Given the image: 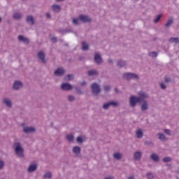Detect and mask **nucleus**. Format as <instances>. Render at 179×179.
Here are the masks:
<instances>
[{
  "mask_svg": "<svg viewBox=\"0 0 179 179\" xmlns=\"http://www.w3.org/2000/svg\"><path fill=\"white\" fill-rule=\"evenodd\" d=\"M141 101H143V98L133 96L130 98V106L131 107H135L136 103H141Z\"/></svg>",
  "mask_w": 179,
  "mask_h": 179,
  "instance_id": "nucleus-1",
  "label": "nucleus"
},
{
  "mask_svg": "<svg viewBox=\"0 0 179 179\" xmlns=\"http://www.w3.org/2000/svg\"><path fill=\"white\" fill-rule=\"evenodd\" d=\"M15 153L18 155L19 157H23V148L20 147V143H17L15 144Z\"/></svg>",
  "mask_w": 179,
  "mask_h": 179,
  "instance_id": "nucleus-2",
  "label": "nucleus"
},
{
  "mask_svg": "<svg viewBox=\"0 0 179 179\" xmlns=\"http://www.w3.org/2000/svg\"><path fill=\"white\" fill-rule=\"evenodd\" d=\"M91 89L94 94H99V93L101 92V90L100 89V86L97 85V83H93L91 86Z\"/></svg>",
  "mask_w": 179,
  "mask_h": 179,
  "instance_id": "nucleus-3",
  "label": "nucleus"
},
{
  "mask_svg": "<svg viewBox=\"0 0 179 179\" xmlns=\"http://www.w3.org/2000/svg\"><path fill=\"white\" fill-rule=\"evenodd\" d=\"M123 78L124 79H139V77L138 76V75L135 74V73H126L124 74Z\"/></svg>",
  "mask_w": 179,
  "mask_h": 179,
  "instance_id": "nucleus-4",
  "label": "nucleus"
},
{
  "mask_svg": "<svg viewBox=\"0 0 179 179\" xmlns=\"http://www.w3.org/2000/svg\"><path fill=\"white\" fill-rule=\"evenodd\" d=\"M80 20L83 22V23H87L88 22H91L92 19L89 17V16L81 15L79 16Z\"/></svg>",
  "mask_w": 179,
  "mask_h": 179,
  "instance_id": "nucleus-5",
  "label": "nucleus"
},
{
  "mask_svg": "<svg viewBox=\"0 0 179 179\" xmlns=\"http://www.w3.org/2000/svg\"><path fill=\"white\" fill-rule=\"evenodd\" d=\"M109 106H113V107H117V106H118V103L114 102V101H110L108 103L103 104V108H104V110H107V108H108Z\"/></svg>",
  "mask_w": 179,
  "mask_h": 179,
  "instance_id": "nucleus-6",
  "label": "nucleus"
},
{
  "mask_svg": "<svg viewBox=\"0 0 179 179\" xmlns=\"http://www.w3.org/2000/svg\"><path fill=\"white\" fill-rule=\"evenodd\" d=\"M38 57L42 61L43 64H45V54L44 52L41 51L38 53Z\"/></svg>",
  "mask_w": 179,
  "mask_h": 179,
  "instance_id": "nucleus-7",
  "label": "nucleus"
},
{
  "mask_svg": "<svg viewBox=\"0 0 179 179\" xmlns=\"http://www.w3.org/2000/svg\"><path fill=\"white\" fill-rule=\"evenodd\" d=\"M94 61L96 64H101V62H103V59H101V56H100V54L99 53L95 54Z\"/></svg>",
  "mask_w": 179,
  "mask_h": 179,
  "instance_id": "nucleus-8",
  "label": "nucleus"
},
{
  "mask_svg": "<svg viewBox=\"0 0 179 179\" xmlns=\"http://www.w3.org/2000/svg\"><path fill=\"white\" fill-rule=\"evenodd\" d=\"M64 73H65V70L62 68H59L55 71V75L57 76H62V75H64Z\"/></svg>",
  "mask_w": 179,
  "mask_h": 179,
  "instance_id": "nucleus-9",
  "label": "nucleus"
},
{
  "mask_svg": "<svg viewBox=\"0 0 179 179\" xmlns=\"http://www.w3.org/2000/svg\"><path fill=\"white\" fill-rule=\"evenodd\" d=\"M61 87L62 90H71L72 89V85L69 83H63Z\"/></svg>",
  "mask_w": 179,
  "mask_h": 179,
  "instance_id": "nucleus-10",
  "label": "nucleus"
},
{
  "mask_svg": "<svg viewBox=\"0 0 179 179\" xmlns=\"http://www.w3.org/2000/svg\"><path fill=\"white\" fill-rule=\"evenodd\" d=\"M23 86V84H22V82L20 81H15L13 85V89L15 90H17V89H20Z\"/></svg>",
  "mask_w": 179,
  "mask_h": 179,
  "instance_id": "nucleus-11",
  "label": "nucleus"
},
{
  "mask_svg": "<svg viewBox=\"0 0 179 179\" xmlns=\"http://www.w3.org/2000/svg\"><path fill=\"white\" fill-rule=\"evenodd\" d=\"M35 131H36V129H34V127L24 128V132H25V134H30L31 132H34Z\"/></svg>",
  "mask_w": 179,
  "mask_h": 179,
  "instance_id": "nucleus-12",
  "label": "nucleus"
},
{
  "mask_svg": "<svg viewBox=\"0 0 179 179\" xmlns=\"http://www.w3.org/2000/svg\"><path fill=\"white\" fill-rule=\"evenodd\" d=\"M19 41H22V43H24V44H29V39L27 38H24L23 36L20 35L18 36Z\"/></svg>",
  "mask_w": 179,
  "mask_h": 179,
  "instance_id": "nucleus-13",
  "label": "nucleus"
},
{
  "mask_svg": "<svg viewBox=\"0 0 179 179\" xmlns=\"http://www.w3.org/2000/svg\"><path fill=\"white\" fill-rule=\"evenodd\" d=\"M36 169H37V164H31L28 168V171L29 173H31L33 171H36Z\"/></svg>",
  "mask_w": 179,
  "mask_h": 179,
  "instance_id": "nucleus-14",
  "label": "nucleus"
},
{
  "mask_svg": "<svg viewBox=\"0 0 179 179\" xmlns=\"http://www.w3.org/2000/svg\"><path fill=\"white\" fill-rule=\"evenodd\" d=\"M27 22L29 23V24H34V19H33V16L29 15L27 17Z\"/></svg>",
  "mask_w": 179,
  "mask_h": 179,
  "instance_id": "nucleus-15",
  "label": "nucleus"
},
{
  "mask_svg": "<svg viewBox=\"0 0 179 179\" xmlns=\"http://www.w3.org/2000/svg\"><path fill=\"white\" fill-rule=\"evenodd\" d=\"M3 103L7 106V107H12V101L8 99H4Z\"/></svg>",
  "mask_w": 179,
  "mask_h": 179,
  "instance_id": "nucleus-16",
  "label": "nucleus"
},
{
  "mask_svg": "<svg viewBox=\"0 0 179 179\" xmlns=\"http://www.w3.org/2000/svg\"><path fill=\"white\" fill-rule=\"evenodd\" d=\"M52 9L54 12H59V10H61V6H59V5H53L52 6Z\"/></svg>",
  "mask_w": 179,
  "mask_h": 179,
  "instance_id": "nucleus-17",
  "label": "nucleus"
},
{
  "mask_svg": "<svg viewBox=\"0 0 179 179\" xmlns=\"http://www.w3.org/2000/svg\"><path fill=\"white\" fill-rule=\"evenodd\" d=\"M141 156H142V154L141 153V152H138V151L134 153V159H135V160H138V159H141Z\"/></svg>",
  "mask_w": 179,
  "mask_h": 179,
  "instance_id": "nucleus-18",
  "label": "nucleus"
},
{
  "mask_svg": "<svg viewBox=\"0 0 179 179\" xmlns=\"http://www.w3.org/2000/svg\"><path fill=\"white\" fill-rule=\"evenodd\" d=\"M137 138H142L143 136V133L141 129H138L136 132Z\"/></svg>",
  "mask_w": 179,
  "mask_h": 179,
  "instance_id": "nucleus-19",
  "label": "nucleus"
},
{
  "mask_svg": "<svg viewBox=\"0 0 179 179\" xmlns=\"http://www.w3.org/2000/svg\"><path fill=\"white\" fill-rule=\"evenodd\" d=\"M151 159L154 160V162H159V156L156 154H152Z\"/></svg>",
  "mask_w": 179,
  "mask_h": 179,
  "instance_id": "nucleus-20",
  "label": "nucleus"
},
{
  "mask_svg": "<svg viewBox=\"0 0 179 179\" xmlns=\"http://www.w3.org/2000/svg\"><path fill=\"white\" fill-rule=\"evenodd\" d=\"M73 152L76 155H78V153H80V148H79V147H74L73 148Z\"/></svg>",
  "mask_w": 179,
  "mask_h": 179,
  "instance_id": "nucleus-21",
  "label": "nucleus"
},
{
  "mask_svg": "<svg viewBox=\"0 0 179 179\" xmlns=\"http://www.w3.org/2000/svg\"><path fill=\"white\" fill-rule=\"evenodd\" d=\"M113 157L117 160H120V159L122 157V155H121V153L116 152L113 155Z\"/></svg>",
  "mask_w": 179,
  "mask_h": 179,
  "instance_id": "nucleus-22",
  "label": "nucleus"
},
{
  "mask_svg": "<svg viewBox=\"0 0 179 179\" xmlns=\"http://www.w3.org/2000/svg\"><path fill=\"white\" fill-rule=\"evenodd\" d=\"M89 76H93L94 75H97V71L96 70H90L88 71Z\"/></svg>",
  "mask_w": 179,
  "mask_h": 179,
  "instance_id": "nucleus-23",
  "label": "nucleus"
},
{
  "mask_svg": "<svg viewBox=\"0 0 179 179\" xmlns=\"http://www.w3.org/2000/svg\"><path fill=\"white\" fill-rule=\"evenodd\" d=\"M141 110L145 111V110H148V102L144 101L141 106Z\"/></svg>",
  "mask_w": 179,
  "mask_h": 179,
  "instance_id": "nucleus-24",
  "label": "nucleus"
},
{
  "mask_svg": "<svg viewBox=\"0 0 179 179\" xmlns=\"http://www.w3.org/2000/svg\"><path fill=\"white\" fill-rule=\"evenodd\" d=\"M170 43H176V44L179 43V39L178 38H169Z\"/></svg>",
  "mask_w": 179,
  "mask_h": 179,
  "instance_id": "nucleus-25",
  "label": "nucleus"
},
{
  "mask_svg": "<svg viewBox=\"0 0 179 179\" xmlns=\"http://www.w3.org/2000/svg\"><path fill=\"white\" fill-rule=\"evenodd\" d=\"M82 45H83V50L84 51H86V50H89V45L87 43L83 42Z\"/></svg>",
  "mask_w": 179,
  "mask_h": 179,
  "instance_id": "nucleus-26",
  "label": "nucleus"
},
{
  "mask_svg": "<svg viewBox=\"0 0 179 179\" xmlns=\"http://www.w3.org/2000/svg\"><path fill=\"white\" fill-rule=\"evenodd\" d=\"M117 66H120V68H122V66H125V62H123L122 60L118 61Z\"/></svg>",
  "mask_w": 179,
  "mask_h": 179,
  "instance_id": "nucleus-27",
  "label": "nucleus"
},
{
  "mask_svg": "<svg viewBox=\"0 0 179 179\" xmlns=\"http://www.w3.org/2000/svg\"><path fill=\"white\" fill-rule=\"evenodd\" d=\"M66 139L69 141V142H72L73 141V135L69 134L66 136Z\"/></svg>",
  "mask_w": 179,
  "mask_h": 179,
  "instance_id": "nucleus-28",
  "label": "nucleus"
},
{
  "mask_svg": "<svg viewBox=\"0 0 179 179\" xmlns=\"http://www.w3.org/2000/svg\"><path fill=\"white\" fill-rule=\"evenodd\" d=\"M13 17H14V19H17V20L21 19L22 18V14H20V13H15L13 15Z\"/></svg>",
  "mask_w": 179,
  "mask_h": 179,
  "instance_id": "nucleus-29",
  "label": "nucleus"
},
{
  "mask_svg": "<svg viewBox=\"0 0 179 179\" xmlns=\"http://www.w3.org/2000/svg\"><path fill=\"white\" fill-rule=\"evenodd\" d=\"M170 24H173V19H169L168 22L165 24V27H169Z\"/></svg>",
  "mask_w": 179,
  "mask_h": 179,
  "instance_id": "nucleus-30",
  "label": "nucleus"
},
{
  "mask_svg": "<svg viewBox=\"0 0 179 179\" xmlns=\"http://www.w3.org/2000/svg\"><path fill=\"white\" fill-rule=\"evenodd\" d=\"M150 57H152V58H156L157 57V52H151L149 53Z\"/></svg>",
  "mask_w": 179,
  "mask_h": 179,
  "instance_id": "nucleus-31",
  "label": "nucleus"
},
{
  "mask_svg": "<svg viewBox=\"0 0 179 179\" xmlns=\"http://www.w3.org/2000/svg\"><path fill=\"white\" fill-rule=\"evenodd\" d=\"M158 135H159V139H160V141H164V139H166L164 134H159Z\"/></svg>",
  "mask_w": 179,
  "mask_h": 179,
  "instance_id": "nucleus-32",
  "label": "nucleus"
},
{
  "mask_svg": "<svg viewBox=\"0 0 179 179\" xmlns=\"http://www.w3.org/2000/svg\"><path fill=\"white\" fill-rule=\"evenodd\" d=\"M52 175L51 173L50 172H47L45 175H44V178H51Z\"/></svg>",
  "mask_w": 179,
  "mask_h": 179,
  "instance_id": "nucleus-33",
  "label": "nucleus"
},
{
  "mask_svg": "<svg viewBox=\"0 0 179 179\" xmlns=\"http://www.w3.org/2000/svg\"><path fill=\"white\" fill-rule=\"evenodd\" d=\"M171 158H170L169 157H166L163 159V162H164V163H167V162H171Z\"/></svg>",
  "mask_w": 179,
  "mask_h": 179,
  "instance_id": "nucleus-34",
  "label": "nucleus"
},
{
  "mask_svg": "<svg viewBox=\"0 0 179 179\" xmlns=\"http://www.w3.org/2000/svg\"><path fill=\"white\" fill-rule=\"evenodd\" d=\"M73 24H79V20L76 18L73 19Z\"/></svg>",
  "mask_w": 179,
  "mask_h": 179,
  "instance_id": "nucleus-35",
  "label": "nucleus"
},
{
  "mask_svg": "<svg viewBox=\"0 0 179 179\" xmlns=\"http://www.w3.org/2000/svg\"><path fill=\"white\" fill-rule=\"evenodd\" d=\"M77 142H78V143H82V142H83V139L82 138L81 136H78L77 138Z\"/></svg>",
  "mask_w": 179,
  "mask_h": 179,
  "instance_id": "nucleus-36",
  "label": "nucleus"
},
{
  "mask_svg": "<svg viewBox=\"0 0 179 179\" xmlns=\"http://www.w3.org/2000/svg\"><path fill=\"white\" fill-rule=\"evenodd\" d=\"M160 17H162V15H157V17L155 18V20H154V22L155 23H157L159 22V20H160Z\"/></svg>",
  "mask_w": 179,
  "mask_h": 179,
  "instance_id": "nucleus-37",
  "label": "nucleus"
},
{
  "mask_svg": "<svg viewBox=\"0 0 179 179\" xmlns=\"http://www.w3.org/2000/svg\"><path fill=\"white\" fill-rule=\"evenodd\" d=\"M147 178H148V179L153 178V174H152L150 173H147Z\"/></svg>",
  "mask_w": 179,
  "mask_h": 179,
  "instance_id": "nucleus-38",
  "label": "nucleus"
},
{
  "mask_svg": "<svg viewBox=\"0 0 179 179\" xmlns=\"http://www.w3.org/2000/svg\"><path fill=\"white\" fill-rule=\"evenodd\" d=\"M67 78H68V80H72V79H73V76L69 74L67 75Z\"/></svg>",
  "mask_w": 179,
  "mask_h": 179,
  "instance_id": "nucleus-39",
  "label": "nucleus"
},
{
  "mask_svg": "<svg viewBox=\"0 0 179 179\" xmlns=\"http://www.w3.org/2000/svg\"><path fill=\"white\" fill-rule=\"evenodd\" d=\"M139 96H141V97H148L145 92H140Z\"/></svg>",
  "mask_w": 179,
  "mask_h": 179,
  "instance_id": "nucleus-40",
  "label": "nucleus"
},
{
  "mask_svg": "<svg viewBox=\"0 0 179 179\" xmlns=\"http://www.w3.org/2000/svg\"><path fill=\"white\" fill-rule=\"evenodd\" d=\"M68 99H69V101H73V100H75V97H73V96H71V95L69 96Z\"/></svg>",
  "mask_w": 179,
  "mask_h": 179,
  "instance_id": "nucleus-41",
  "label": "nucleus"
},
{
  "mask_svg": "<svg viewBox=\"0 0 179 179\" xmlns=\"http://www.w3.org/2000/svg\"><path fill=\"white\" fill-rule=\"evenodd\" d=\"M3 166H5V163L0 160V170L2 169V167H3Z\"/></svg>",
  "mask_w": 179,
  "mask_h": 179,
  "instance_id": "nucleus-42",
  "label": "nucleus"
},
{
  "mask_svg": "<svg viewBox=\"0 0 179 179\" xmlns=\"http://www.w3.org/2000/svg\"><path fill=\"white\" fill-rule=\"evenodd\" d=\"M110 86H106V87H104L105 92H108V91H110Z\"/></svg>",
  "mask_w": 179,
  "mask_h": 179,
  "instance_id": "nucleus-43",
  "label": "nucleus"
},
{
  "mask_svg": "<svg viewBox=\"0 0 179 179\" xmlns=\"http://www.w3.org/2000/svg\"><path fill=\"white\" fill-rule=\"evenodd\" d=\"M165 82L169 83V82H171V79L170 78H165Z\"/></svg>",
  "mask_w": 179,
  "mask_h": 179,
  "instance_id": "nucleus-44",
  "label": "nucleus"
},
{
  "mask_svg": "<svg viewBox=\"0 0 179 179\" xmlns=\"http://www.w3.org/2000/svg\"><path fill=\"white\" fill-rule=\"evenodd\" d=\"M164 132H165V134H166V135H170V130L164 129Z\"/></svg>",
  "mask_w": 179,
  "mask_h": 179,
  "instance_id": "nucleus-45",
  "label": "nucleus"
},
{
  "mask_svg": "<svg viewBox=\"0 0 179 179\" xmlns=\"http://www.w3.org/2000/svg\"><path fill=\"white\" fill-rule=\"evenodd\" d=\"M51 41H52V43H57V38H55V37L52 38Z\"/></svg>",
  "mask_w": 179,
  "mask_h": 179,
  "instance_id": "nucleus-46",
  "label": "nucleus"
},
{
  "mask_svg": "<svg viewBox=\"0 0 179 179\" xmlns=\"http://www.w3.org/2000/svg\"><path fill=\"white\" fill-rule=\"evenodd\" d=\"M160 86L162 89H166V85L163 83H160Z\"/></svg>",
  "mask_w": 179,
  "mask_h": 179,
  "instance_id": "nucleus-47",
  "label": "nucleus"
},
{
  "mask_svg": "<svg viewBox=\"0 0 179 179\" xmlns=\"http://www.w3.org/2000/svg\"><path fill=\"white\" fill-rule=\"evenodd\" d=\"M46 16H47V17H48V18L51 17V15H50V13H46Z\"/></svg>",
  "mask_w": 179,
  "mask_h": 179,
  "instance_id": "nucleus-48",
  "label": "nucleus"
},
{
  "mask_svg": "<svg viewBox=\"0 0 179 179\" xmlns=\"http://www.w3.org/2000/svg\"><path fill=\"white\" fill-rule=\"evenodd\" d=\"M128 179H134V176H130Z\"/></svg>",
  "mask_w": 179,
  "mask_h": 179,
  "instance_id": "nucleus-49",
  "label": "nucleus"
},
{
  "mask_svg": "<svg viewBox=\"0 0 179 179\" xmlns=\"http://www.w3.org/2000/svg\"><path fill=\"white\" fill-rule=\"evenodd\" d=\"M81 85H86V83H85V82L82 83H81Z\"/></svg>",
  "mask_w": 179,
  "mask_h": 179,
  "instance_id": "nucleus-50",
  "label": "nucleus"
},
{
  "mask_svg": "<svg viewBox=\"0 0 179 179\" xmlns=\"http://www.w3.org/2000/svg\"><path fill=\"white\" fill-rule=\"evenodd\" d=\"M115 90L116 93L118 92V89H117V88Z\"/></svg>",
  "mask_w": 179,
  "mask_h": 179,
  "instance_id": "nucleus-51",
  "label": "nucleus"
},
{
  "mask_svg": "<svg viewBox=\"0 0 179 179\" xmlns=\"http://www.w3.org/2000/svg\"><path fill=\"white\" fill-rule=\"evenodd\" d=\"M109 62H113V61L112 60H109Z\"/></svg>",
  "mask_w": 179,
  "mask_h": 179,
  "instance_id": "nucleus-52",
  "label": "nucleus"
},
{
  "mask_svg": "<svg viewBox=\"0 0 179 179\" xmlns=\"http://www.w3.org/2000/svg\"><path fill=\"white\" fill-rule=\"evenodd\" d=\"M1 17H0V22H1Z\"/></svg>",
  "mask_w": 179,
  "mask_h": 179,
  "instance_id": "nucleus-53",
  "label": "nucleus"
}]
</instances>
